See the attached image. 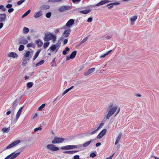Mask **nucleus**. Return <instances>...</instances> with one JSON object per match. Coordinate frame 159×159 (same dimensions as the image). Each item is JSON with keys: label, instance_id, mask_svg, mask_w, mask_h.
I'll return each instance as SVG.
<instances>
[{"label": "nucleus", "instance_id": "8fccbe9b", "mask_svg": "<svg viewBox=\"0 0 159 159\" xmlns=\"http://www.w3.org/2000/svg\"><path fill=\"white\" fill-rule=\"evenodd\" d=\"M30 51H27L25 53V56L26 57H27L30 56Z\"/></svg>", "mask_w": 159, "mask_h": 159}, {"label": "nucleus", "instance_id": "ddd939ff", "mask_svg": "<svg viewBox=\"0 0 159 159\" xmlns=\"http://www.w3.org/2000/svg\"><path fill=\"white\" fill-rule=\"evenodd\" d=\"M19 101L16 99L13 103L12 106V111H13V113H14L15 110L16 109V106H17Z\"/></svg>", "mask_w": 159, "mask_h": 159}, {"label": "nucleus", "instance_id": "6e6552de", "mask_svg": "<svg viewBox=\"0 0 159 159\" xmlns=\"http://www.w3.org/2000/svg\"><path fill=\"white\" fill-rule=\"evenodd\" d=\"M70 8V7L68 6H62L58 9V11L61 12H63L66 11L68 10Z\"/></svg>", "mask_w": 159, "mask_h": 159}, {"label": "nucleus", "instance_id": "aec40b11", "mask_svg": "<svg viewBox=\"0 0 159 159\" xmlns=\"http://www.w3.org/2000/svg\"><path fill=\"white\" fill-rule=\"evenodd\" d=\"M70 32V29H68L64 32L63 34L64 35V37H67L69 36Z\"/></svg>", "mask_w": 159, "mask_h": 159}, {"label": "nucleus", "instance_id": "0e129e2a", "mask_svg": "<svg viewBox=\"0 0 159 159\" xmlns=\"http://www.w3.org/2000/svg\"><path fill=\"white\" fill-rule=\"evenodd\" d=\"M120 4L119 2H114L113 3H111V5H118Z\"/></svg>", "mask_w": 159, "mask_h": 159}, {"label": "nucleus", "instance_id": "4c0bfd02", "mask_svg": "<svg viewBox=\"0 0 159 159\" xmlns=\"http://www.w3.org/2000/svg\"><path fill=\"white\" fill-rule=\"evenodd\" d=\"M97 156V154L96 152H93L90 154V157L92 158H94L96 157Z\"/></svg>", "mask_w": 159, "mask_h": 159}, {"label": "nucleus", "instance_id": "2f4dec72", "mask_svg": "<svg viewBox=\"0 0 159 159\" xmlns=\"http://www.w3.org/2000/svg\"><path fill=\"white\" fill-rule=\"evenodd\" d=\"M56 48L55 50V52H56L57 51L61 46V43L59 41H58L56 43Z\"/></svg>", "mask_w": 159, "mask_h": 159}, {"label": "nucleus", "instance_id": "4468645a", "mask_svg": "<svg viewBox=\"0 0 159 159\" xmlns=\"http://www.w3.org/2000/svg\"><path fill=\"white\" fill-rule=\"evenodd\" d=\"M23 107H21V108H20L19 109V110L18 111L16 114V120H17L18 119V118H19V117H20V116L21 113L22 112V110L23 109Z\"/></svg>", "mask_w": 159, "mask_h": 159}, {"label": "nucleus", "instance_id": "58836bf2", "mask_svg": "<svg viewBox=\"0 0 159 159\" xmlns=\"http://www.w3.org/2000/svg\"><path fill=\"white\" fill-rule=\"evenodd\" d=\"M30 10H29L27 11L26 12H25L22 16V18H23L25 17L26 16L28 15L30 12Z\"/></svg>", "mask_w": 159, "mask_h": 159}, {"label": "nucleus", "instance_id": "e2e57ef3", "mask_svg": "<svg viewBox=\"0 0 159 159\" xmlns=\"http://www.w3.org/2000/svg\"><path fill=\"white\" fill-rule=\"evenodd\" d=\"M3 26V24L2 22H0V29H1Z\"/></svg>", "mask_w": 159, "mask_h": 159}, {"label": "nucleus", "instance_id": "6ab92c4d", "mask_svg": "<svg viewBox=\"0 0 159 159\" xmlns=\"http://www.w3.org/2000/svg\"><path fill=\"white\" fill-rule=\"evenodd\" d=\"M95 68H92L88 70L87 72L84 73V75L87 76L89 75V74L93 72L95 70Z\"/></svg>", "mask_w": 159, "mask_h": 159}, {"label": "nucleus", "instance_id": "20e7f679", "mask_svg": "<svg viewBox=\"0 0 159 159\" xmlns=\"http://www.w3.org/2000/svg\"><path fill=\"white\" fill-rule=\"evenodd\" d=\"M65 139L63 138H59L56 137H55L54 139L52 141V144L59 143L63 142Z\"/></svg>", "mask_w": 159, "mask_h": 159}, {"label": "nucleus", "instance_id": "0eeeda50", "mask_svg": "<svg viewBox=\"0 0 159 159\" xmlns=\"http://www.w3.org/2000/svg\"><path fill=\"white\" fill-rule=\"evenodd\" d=\"M48 149L52 151H56L58 150L59 148L57 147H55L53 144H48L47 146Z\"/></svg>", "mask_w": 159, "mask_h": 159}, {"label": "nucleus", "instance_id": "a18cd8bd", "mask_svg": "<svg viewBox=\"0 0 159 159\" xmlns=\"http://www.w3.org/2000/svg\"><path fill=\"white\" fill-rule=\"evenodd\" d=\"M25 0H20L17 2V4L18 5H20L23 2H24Z\"/></svg>", "mask_w": 159, "mask_h": 159}, {"label": "nucleus", "instance_id": "e433bc0d", "mask_svg": "<svg viewBox=\"0 0 159 159\" xmlns=\"http://www.w3.org/2000/svg\"><path fill=\"white\" fill-rule=\"evenodd\" d=\"M44 62V60H42L39 62L37 63L35 65V66L36 67L40 66L43 64Z\"/></svg>", "mask_w": 159, "mask_h": 159}, {"label": "nucleus", "instance_id": "cd10ccee", "mask_svg": "<svg viewBox=\"0 0 159 159\" xmlns=\"http://www.w3.org/2000/svg\"><path fill=\"white\" fill-rule=\"evenodd\" d=\"M91 11V10L90 9H88L81 11L80 12L81 13L85 14L89 13Z\"/></svg>", "mask_w": 159, "mask_h": 159}, {"label": "nucleus", "instance_id": "c9c22d12", "mask_svg": "<svg viewBox=\"0 0 159 159\" xmlns=\"http://www.w3.org/2000/svg\"><path fill=\"white\" fill-rule=\"evenodd\" d=\"M23 31L24 34H27L29 31V30L28 28L25 27L23 28Z\"/></svg>", "mask_w": 159, "mask_h": 159}, {"label": "nucleus", "instance_id": "72a5a7b5", "mask_svg": "<svg viewBox=\"0 0 159 159\" xmlns=\"http://www.w3.org/2000/svg\"><path fill=\"white\" fill-rule=\"evenodd\" d=\"M27 47L28 48L33 47V48H34L35 47V46L34 44L32 42L28 44L27 45Z\"/></svg>", "mask_w": 159, "mask_h": 159}, {"label": "nucleus", "instance_id": "f3484780", "mask_svg": "<svg viewBox=\"0 0 159 159\" xmlns=\"http://www.w3.org/2000/svg\"><path fill=\"white\" fill-rule=\"evenodd\" d=\"M111 2V1H109V0L102 1H101L99 2L97 4H96V6H100V5H103L105 3H108L109 2Z\"/></svg>", "mask_w": 159, "mask_h": 159}, {"label": "nucleus", "instance_id": "473e14b6", "mask_svg": "<svg viewBox=\"0 0 159 159\" xmlns=\"http://www.w3.org/2000/svg\"><path fill=\"white\" fill-rule=\"evenodd\" d=\"M10 130V127H9L7 128H3L2 129V131L4 133H8Z\"/></svg>", "mask_w": 159, "mask_h": 159}, {"label": "nucleus", "instance_id": "5fc2aeb1", "mask_svg": "<svg viewBox=\"0 0 159 159\" xmlns=\"http://www.w3.org/2000/svg\"><path fill=\"white\" fill-rule=\"evenodd\" d=\"M12 4H8L6 6V7L7 8H11L12 7Z\"/></svg>", "mask_w": 159, "mask_h": 159}, {"label": "nucleus", "instance_id": "393cba45", "mask_svg": "<svg viewBox=\"0 0 159 159\" xmlns=\"http://www.w3.org/2000/svg\"><path fill=\"white\" fill-rule=\"evenodd\" d=\"M50 6L48 5H43L40 7V9L41 10H46L49 8Z\"/></svg>", "mask_w": 159, "mask_h": 159}, {"label": "nucleus", "instance_id": "412c9836", "mask_svg": "<svg viewBox=\"0 0 159 159\" xmlns=\"http://www.w3.org/2000/svg\"><path fill=\"white\" fill-rule=\"evenodd\" d=\"M137 17L136 16H134L131 17L130 20L132 25H133L134 24V22L136 20Z\"/></svg>", "mask_w": 159, "mask_h": 159}, {"label": "nucleus", "instance_id": "9d476101", "mask_svg": "<svg viewBox=\"0 0 159 159\" xmlns=\"http://www.w3.org/2000/svg\"><path fill=\"white\" fill-rule=\"evenodd\" d=\"M77 53V51H74L73 52L70 56H67L66 57V61H68L71 59L74 58L76 56Z\"/></svg>", "mask_w": 159, "mask_h": 159}, {"label": "nucleus", "instance_id": "864d4df0", "mask_svg": "<svg viewBox=\"0 0 159 159\" xmlns=\"http://www.w3.org/2000/svg\"><path fill=\"white\" fill-rule=\"evenodd\" d=\"M81 0H72V2L74 3H78Z\"/></svg>", "mask_w": 159, "mask_h": 159}, {"label": "nucleus", "instance_id": "f8f14e48", "mask_svg": "<svg viewBox=\"0 0 159 159\" xmlns=\"http://www.w3.org/2000/svg\"><path fill=\"white\" fill-rule=\"evenodd\" d=\"M6 18L7 16L5 13L0 14V22L5 21Z\"/></svg>", "mask_w": 159, "mask_h": 159}, {"label": "nucleus", "instance_id": "bb28decb", "mask_svg": "<svg viewBox=\"0 0 159 159\" xmlns=\"http://www.w3.org/2000/svg\"><path fill=\"white\" fill-rule=\"evenodd\" d=\"M40 52H41V50L40 49L37 52L35 53V55L33 57V60H35L37 58V57L38 56L39 53H40Z\"/></svg>", "mask_w": 159, "mask_h": 159}, {"label": "nucleus", "instance_id": "4d7b16f0", "mask_svg": "<svg viewBox=\"0 0 159 159\" xmlns=\"http://www.w3.org/2000/svg\"><path fill=\"white\" fill-rule=\"evenodd\" d=\"M93 18L92 17H89L87 20V22H91L92 21Z\"/></svg>", "mask_w": 159, "mask_h": 159}, {"label": "nucleus", "instance_id": "de8ad7c7", "mask_svg": "<svg viewBox=\"0 0 159 159\" xmlns=\"http://www.w3.org/2000/svg\"><path fill=\"white\" fill-rule=\"evenodd\" d=\"M45 106V104H42L41 106H40L38 108V110H41L43 107H44Z\"/></svg>", "mask_w": 159, "mask_h": 159}, {"label": "nucleus", "instance_id": "bf43d9fd", "mask_svg": "<svg viewBox=\"0 0 159 159\" xmlns=\"http://www.w3.org/2000/svg\"><path fill=\"white\" fill-rule=\"evenodd\" d=\"M68 42V40L67 39H65L63 41V44L64 45H65Z\"/></svg>", "mask_w": 159, "mask_h": 159}, {"label": "nucleus", "instance_id": "1a4fd4ad", "mask_svg": "<svg viewBox=\"0 0 159 159\" xmlns=\"http://www.w3.org/2000/svg\"><path fill=\"white\" fill-rule=\"evenodd\" d=\"M21 142V141L20 140L16 141L10 144L8 146L7 148L6 149H8L11 148H12L13 147L16 146L18 144L20 143Z\"/></svg>", "mask_w": 159, "mask_h": 159}, {"label": "nucleus", "instance_id": "69168bd1", "mask_svg": "<svg viewBox=\"0 0 159 159\" xmlns=\"http://www.w3.org/2000/svg\"><path fill=\"white\" fill-rule=\"evenodd\" d=\"M38 114L37 113H35L33 116V118L34 119L37 116Z\"/></svg>", "mask_w": 159, "mask_h": 159}, {"label": "nucleus", "instance_id": "4be33fe9", "mask_svg": "<svg viewBox=\"0 0 159 159\" xmlns=\"http://www.w3.org/2000/svg\"><path fill=\"white\" fill-rule=\"evenodd\" d=\"M122 135V133H120L119 134L118 136L116 138V139L115 142V145H116L119 142L121 138Z\"/></svg>", "mask_w": 159, "mask_h": 159}, {"label": "nucleus", "instance_id": "c85d7f7f", "mask_svg": "<svg viewBox=\"0 0 159 159\" xmlns=\"http://www.w3.org/2000/svg\"><path fill=\"white\" fill-rule=\"evenodd\" d=\"M73 87H74V86H72L70 88H69L68 89L65 90L63 92V93L62 94V96L64 95L65 94H66V93H67L71 89H72V88H73Z\"/></svg>", "mask_w": 159, "mask_h": 159}, {"label": "nucleus", "instance_id": "a878e982", "mask_svg": "<svg viewBox=\"0 0 159 159\" xmlns=\"http://www.w3.org/2000/svg\"><path fill=\"white\" fill-rule=\"evenodd\" d=\"M57 45L56 44L53 45L52 46H51L48 50H50V51L52 52H53L55 51V50L56 48Z\"/></svg>", "mask_w": 159, "mask_h": 159}, {"label": "nucleus", "instance_id": "c756f323", "mask_svg": "<svg viewBox=\"0 0 159 159\" xmlns=\"http://www.w3.org/2000/svg\"><path fill=\"white\" fill-rule=\"evenodd\" d=\"M73 87H74V86H72L70 88H69L68 89L65 90L63 92V93L62 94V96L64 95L65 94H66V93H67L71 89H72V88H73Z\"/></svg>", "mask_w": 159, "mask_h": 159}, {"label": "nucleus", "instance_id": "7ed1b4c3", "mask_svg": "<svg viewBox=\"0 0 159 159\" xmlns=\"http://www.w3.org/2000/svg\"><path fill=\"white\" fill-rule=\"evenodd\" d=\"M82 147V146L81 145H69L61 147V150H70L72 149L76 148H80Z\"/></svg>", "mask_w": 159, "mask_h": 159}, {"label": "nucleus", "instance_id": "680f3d73", "mask_svg": "<svg viewBox=\"0 0 159 159\" xmlns=\"http://www.w3.org/2000/svg\"><path fill=\"white\" fill-rule=\"evenodd\" d=\"M63 152L64 153L71 154L70 151H64Z\"/></svg>", "mask_w": 159, "mask_h": 159}, {"label": "nucleus", "instance_id": "052dcab7", "mask_svg": "<svg viewBox=\"0 0 159 159\" xmlns=\"http://www.w3.org/2000/svg\"><path fill=\"white\" fill-rule=\"evenodd\" d=\"M78 152V151H75V150H73V151H70L71 154H72L76 152Z\"/></svg>", "mask_w": 159, "mask_h": 159}, {"label": "nucleus", "instance_id": "a211bd4d", "mask_svg": "<svg viewBox=\"0 0 159 159\" xmlns=\"http://www.w3.org/2000/svg\"><path fill=\"white\" fill-rule=\"evenodd\" d=\"M74 22V20L73 19H71L69 20L66 24V25L67 27H70L72 25Z\"/></svg>", "mask_w": 159, "mask_h": 159}, {"label": "nucleus", "instance_id": "f257e3e1", "mask_svg": "<svg viewBox=\"0 0 159 159\" xmlns=\"http://www.w3.org/2000/svg\"><path fill=\"white\" fill-rule=\"evenodd\" d=\"M107 111L108 112L105 116V117L103 118L104 120L109 119L115 113V116H116L119 112L120 109V108H118L117 106H113V103H110L107 108Z\"/></svg>", "mask_w": 159, "mask_h": 159}, {"label": "nucleus", "instance_id": "5701e85b", "mask_svg": "<svg viewBox=\"0 0 159 159\" xmlns=\"http://www.w3.org/2000/svg\"><path fill=\"white\" fill-rule=\"evenodd\" d=\"M94 140L93 139H92L89 141H88L84 143L83 145H81L82 146V147L83 146L84 147H86L88 146L89 144L91 143Z\"/></svg>", "mask_w": 159, "mask_h": 159}, {"label": "nucleus", "instance_id": "79ce46f5", "mask_svg": "<svg viewBox=\"0 0 159 159\" xmlns=\"http://www.w3.org/2000/svg\"><path fill=\"white\" fill-rule=\"evenodd\" d=\"M107 132V130L105 129H103L100 133L103 136Z\"/></svg>", "mask_w": 159, "mask_h": 159}, {"label": "nucleus", "instance_id": "338daca9", "mask_svg": "<svg viewBox=\"0 0 159 159\" xmlns=\"http://www.w3.org/2000/svg\"><path fill=\"white\" fill-rule=\"evenodd\" d=\"M101 145V143H98L96 144V147H98L99 146Z\"/></svg>", "mask_w": 159, "mask_h": 159}, {"label": "nucleus", "instance_id": "f03ea898", "mask_svg": "<svg viewBox=\"0 0 159 159\" xmlns=\"http://www.w3.org/2000/svg\"><path fill=\"white\" fill-rule=\"evenodd\" d=\"M57 37L50 32L45 33L44 40L45 41H48L52 40L53 43H54L56 40Z\"/></svg>", "mask_w": 159, "mask_h": 159}, {"label": "nucleus", "instance_id": "2eb2a0df", "mask_svg": "<svg viewBox=\"0 0 159 159\" xmlns=\"http://www.w3.org/2000/svg\"><path fill=\"white\" fill-rule=\"evenodd\" d=\"M42 11H40L35 12L34 15V17L35 18H38L42 15Z\"/></svg>", "mask_w": 159, "mask_h": 159}, {"label": "nucleus", "instance_id": "423d86ee", "mask_svg": "<svg viewBox=\"0 0 159 159\" xmlns=\"http://www.w3.org/2000/svg\"><path fill=\"white\" fill-rule=\"evenodd\" d=\"M20 154V152H18L15 153V152H13L7 156L4 159H14L17 157Z\"/></svg>", "mask_w": 159, "mask_h": 159}, {"label": "nucleus", "instance_id": "3c124183", "mask_svg": "<svg viewBox=\"0 0 159 159\" xmlns=\"http://www.w3.org/2000/svg\"><path fill=\"white\" fill-rule=\"evenodd\" d=\"M42 129L41 127H39L38 128H35L34 130V131L35 132H37L38 130H41Z\"/></svg>", "mask_w": 159, "mask_h": 159}, {"label": "nucleus", "instance_id": "dca6fc26", "mask_svg": "<svg viewBox=\"0 0 159 159\" xmlns=\"http://www.w3.org/2000/svg\"><path fill=\"white\" fill-rule=\"evenodd\" d=\"M8 56L10 57L17 58L18 55L15 53L11 52L9 53L8 54Z\"/></svg>", "mask_w": 159, "mask_h": 159}, {"label": "nucleus", "instance_id": "f704fd0d", "mask_svg": "<svg viewBox=\"0 0 159 159\" xmlns=\"http://www.w3.org/2000/svg\"><path fill=\"white\" fill-rule=\"evenodd\" d=\"M34 85V84L32 82H29L27 84V88H31Z\"/></svg>", "mask_w": 159, "mask_h": 159}, {"label": "nucleus", "instance_id": "39448f33", "mask_svg": "<svg viewBox=\"0 0 159 159\" xmlns=\"http://www.w3.org/2000/svg\"><path fill=\"white\" fill-rule=\"evenodd\" d=\"M104 124L103 123H101L96 129H95L92 132H88L86 133L85 134L86 135V136H89L90 135H92L95 134L99 129L101 128L104 125Z\"/></svg>", "mask_w": 159, "mask_h": 159}, {"label": "nucleus", "instance_id": "b1692460", "mask_svg": "<svg viewBox=\"0 0 159 159\" xmlns=\"http://www.w3.org/2000/svg\"><path fill=\"white\" fill-rule=\"evenodd\" d=\"M35 43L38 45L39 48L41 47L43 44V43L39 39L37 40Z\"/></svg>", "mask_w": 159, "mask_h": 159}, {"label": "nucleus", "instance_id": "9b49d317", "mask_svg": "<svg viewBox=\"0 0 159 159\" xmlns=\"http://www.w3.org/2000/svg\"><path fill=\"white\" fill-rule=\"evenodd\" d=\"M19 42L20 44H23L25 45L28 43V41L24 37H22L19 39Z\"/></svg>", "mask_w": 159, "mask_h": 159}, {"label": "nucleus", "instance_id": "774afa93", "mask_svg": "<svg viewBox=\"0 0 159 159\" xmlns=\"http://www.w3.org/2000/svg\"><path fill=\"white\" fill-rule=\"evenodd\" d=\"M114 155V154H113L111 156L109 157H107V158H106L105 159H111L113 156Z\"/></svg>", "mask_w": 159, "mask_h": 159}, {"label": "nucleus", "instance_id": "c03bdc74", "mask_svg": "<svg viewBox=\"0 0 159 159\" xmlns=\"http://www.w3.org/2000/svg\"><path fill=\"white\" fill-rule=\"evenodd\" d=\"M49 43H50L48 42L44 43L43 44V48H46L49 45Z\"/></svg>", "mask_w": 159, "mask_h": 159}, {"label": "nucleus", "instance_id": "49530a36", "mask_svg": "<svg viewBox=\"0 0 159 159\" xmlns=\"http://www.w3.org/2000/svg\"><path fill=\"white\" fill-rule=\"evenodd\" d=\"M62 0H49L48 2H60Z\"/></svg>", "mask_w": 159, "mask_h": 159}, {"label": "nucleus", "instance_id": "603ef678", "mask_svg": "<svg viewBox=\"0 0 159 159\" xmlns=\"http://www.w3.org/2000/svg\"><path fill=\"white\" fill-rule=\"evenodd\" d=\"M103 136L100 133L97 136V138L98 139H100L102 138Z\"/></svg>", "mask_w": 159, "mask_h": 159}, {"label": "nucleus", "instance_id": "a19ab883", "mask_svg": "<svg viewBox=\"0 0 159 159\" xmlns=\"http://www.w3.org/2000/svg\"><path fill=\"white\" fill-rule=\"evenodd\" d=\"M88 39V37H85L84 39H83L82 41L80 43H79V45H80L82 44V43H84Z\"/></svg>", "mask_w": 159, "mask_h": 159}, {"label": "nucleus", "instance_id": "09e8293b", "mask_svg": "<svg viewBox=\"0 0 159 159\" xmlns=\"http://www.w3.org/2000/svg\"><path fill=\"white\" fill-rule=\"evenodd\" d=\"M51 15V13L50 12H48L46 14V16L48 18H50Z\"/></svg>", "mask_w": 159, "mask_h": 159}, {"label": "nucleus", "instance_id": "6e6d98bb", "mask_svg": "<svg viewBox=\"0 0 159 159\" xmlns=\"http://www.w3.org/2000/svg\"><path fill=\"white\" fill-rule=\"evenodd\" d=\"M73 158L74 159H80L79 156L78 155H76L74 156Z\"/></svg>", "mask_w": 159, "mask_h": 159}, {"label": "nucleus", "instance_id": "13d9d810", "mask_svg": "<svg viewBox=\"0 0 159 159\" xmlns=\"http://www.w3.org/2000/svg\"><path fill=\"white\" fill-rule=\"evenodd\" d=\"M13 11H14V9L12 8H9L8 10V12L9 13H11V12H13Z\"/></svg>", "mask_w": 159, "mask_h": 159}, {"label": "nucleus", "instance_id": "37998d69", "mask_svg": "<svg viewBox=\"0 0 159 159\" xmlns=\"http://www.w3.org/2000/svg\"><path fill=\"white\" fill-rule=\"evenodd\" d=\"M24 48V46L22 45H21L20 46L18 50L19 51H23Z\"/></svg>", "mask_w": 159, "mask_h": 159}, {"label": "nucleus", "instance_id": "7c9ffc66", "mask_svg": "<svg viewBox=\"0 0 159 159\" xmlns=\"http://www.w3.org/2000/svg\"><path fill=\"white\" fill-rule=\"evenodd\" d=\"M73 87H74V86H72L70 88H69L68 89L65 90L63 92V93L62 94V96L64 95L65 94H66V93H67L71 89H72V88H73Z\"/></svg>", "mask_w": 159, "mask_h": 159}, {"label": "nucleus", "instance_id": "ea45409f", "mask_svg": "<svg viewBox=\"0 0 159 159\" xmlns=\"http://www.w3.org/2000/svg\"><path fill=\"white\" fill-rule=\"evenodd\" d=\"M27 63V59H23V62L22 63V66H25Z\"/></svg>", "mask_w": 159, "mask_h": 159}]
</instances>
